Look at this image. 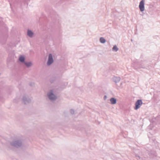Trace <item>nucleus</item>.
<instances>
[{"instance_id": "f257e3e1", "label": "nucleus", "mask_w": 160, "mask_h": 160, "mask_svg": "<svg viewBox=\"0 0 160 160\" xmlns=\"http://www.w3.org/2000/svg\"><path fill=\"white\" fill-rule=\"evenodd\" d=\"M10 145L16 148H20L22 145V142L21 140H13L10 142Z\"/></svg>"}, {"instance_id": "f03ea898", "label": "nucleus", "mask_w": 160, "mask_h": 160, "mask_svg": "<svg viewBox=\"0 0 160 160\" xmlns=\"http://www.w3.org/2000/svg\"><path fill=\"white\" fill-rule=\"evenodd\" d=\"M47 96L51 101H55L57 99V97L53 93V90H51L49 92L47 93Z\"/></svg>"}, {"instance_id": "7ed1b4c3", "label": "nucleus", "mask_w": 160, "mask_h": 160, "mask_svg": "<svg viewBox=\"0 0 160 160\" xmlns=\"http://www.w3.org/2000/svg\"><path fill=\"white\" fill-rule=\"evenodd\" d=\"M136 152H138V153L135 154V157L138 160L142 159V160H145L146 158V157L144 156V157H142V153L139 150H136Z\"/></svg>"}, {"instance_id": "20e7f679", "label": "nucleus", "mask_w": 160, "mask_h": 160, "mask_svg": "<svg viewBox=\"0 0 160 160\" xmlns=\"http://www.w3.org/2000/svg\"><path fill=\"white\" fill-rule=\"evenodd\" d=\"M142 104V100L141 99L138 100L135 104L134 109L137 110L139 109Z\"/></svg>"}, {"instance_id": "39448f33", "label": "nucleus", "mask_w": 160, "mask_h": 160, "mask_svg": "<svg viewBox=\"0 0 160 160\" xmlns=\"http://www.w3.org/2000/svg\"><path fill=\"white\" fill-rule=\"evenodd\" d=\"M53 62L54 60L52 54L51 53L49 54L47 62V65L48 66L50 65L53 63Z\"/></svg>"}, {"instance_id": "423d86ee", "label": "nucleus", "mask_w": 160, "mask_h": 160, "mask_svg": "<svg viewBox=\"0 0 160 160\" xmlns=\"http://www.w3.org/2000/svg\"><path fill=\"white\" fill-rule=\"evenodd\" d=\"M22 101L25 104L29 103L31 102V99L28 97L23 96L22 98Z\"/></svg>"}, {"instance_id": "0eeeda50", "label": "nucleus", "mask_w": 160, "mask_h": 160, "mask_svg": "<svg viewBox=\"0 0 160 160\" xmlns=\"http://www.w3.org/2000/svg\"><path fill=\"white\" fill-rule=\"evenodd\" d=\"M144 0H142L140 2L139 5V8L140 11L141 12H142L144 10Z\"/></svg>"}, {"instance_id": "6e6552de", "label": "nucleus", "mask_w": 160, "mask_h": 160, "mask_svg": "<svg viewBox=\"0 0 160 160\" xmlns=\"http://www.w3.org/2000/svg\"><path fill=\"white\" fill-rule=\"evenodd\" d=\"M120 79L121 78L119 77H114L112 78V81L116 83L118 82Z\"/></svg>"}, {"instance_id": "1a4fd4ad", "label": "nucleus", "mask_w": 160, "mask_h": 160, "mask_svg": "<svg viewBox=\"0 0 160 160\" xmlns=\"http://www.w3.org/2000/svg\"><path fill=\"white\" fill-rule=\"evenodd\" d=\"M111 103L112 104H115L117 102V100L114 98H112L110 100Z\"/></svg>"}, {"instance_id": "9d476101", "label": "nucleus", "mask_w": 160, "mask_h": 160, "mask_svg": "<svg viewBox=\"0 0 160 160\" xmlns=\"http://www.w3.org/2000/svg\"><path fill=\"white\" fill-rule=\"evenodd\" d=\"M19 60L21 62L24 63L25 62V58L23 56H20L19 58Z\"/></svg>"}, {"instance_id": "9b49d317", "label": "nucleus", "mask_w": 160, "mask_h": 160, "mask_svg": "<svg viewBox=\"0 0 160 160\" xmlns=\"http://www.w3.org/2000/svg\"><path fill=\"white\" fill-rule=\"evenodd\" d=\"M24 63L26 66L28 68L30 67L32 65V63L31 62H25Z\"/></svg>"}, {"instance_id": "f8f14e48", "label": "nucleus", "mask_w": 160, "mask_h": 160, "mask_svg": "<svg viewBox=\"0 0 160 160\" xmlns=\"http://www.w3.org/2000/svg\"><path fill=\"white\" fill-rule=\"evenodd\" d=\"M15 41H12V42L9 44L8 45V47H15L16 46V44L14 43Z\"/></svg>"}, {"instance_id": "ddd939ff", "label": "nucleus", "mask_w": 160, "mask_h": 160, "mask_svg": "<svg viewBox=\"0 0 160 160\" xmlns=\"http://www.w3.org/2000/svg\"><path fill=\"white\" fill-rule=\"evenodd\" d=\"M112 50L113 51L117 52L118 50V48L117 47V46L115 45H114L113 47L112 48Z\"/></svg>"}, {"instance_id": "4468645a", "label": "nucleus", "mask_w": 160, "mask_h": 160, "mask_svg": "<svg viewBox=\"0 0 160 160\" xmlns=\"http://www.w3.org/2000/svg\"><path fill=\"white\" fill-rule=\"evenodd\" d=\"M145 62H143L139 66V68H146V66L145 65Z\"/></svg>"}, {"instance_id": "2eb2a0df", "label": "nucleus", "mask_w": 160, "mask_h": 160, "mask_svg": "<svg viewBox=\"0 0 160 160\" xmlns=\"http://www.w3.org/2000/svg\"><path fill=\"white\" fill-rule=\"evenodd\" d=\"M33 33L30 30H28V35L30 37H32L33 35Z\"/></svg>"}, {"instance_id": "dca6fc26", "label": "nucleus", "mask_w": 160, "mask_h": 160, "mask_svg": "<svg viewBox=\"0 0 160 160\" xmlns=\"http://www.w3.org/2000/svg\"><path fill=\"white\" fill-rule=\"evenodd\" d=\"M55 78H51L50 79V82H51V83H52L54 82V81L55 80Z\"/></svg>"}, {"instance_id": "f3484780", "label": "nucleus", "mask_w": 160, "mask_h": 160, "mask_svg": "<svg viewBox=\"0 0 160 160\" xmlns=\"http://www.w3.org/2000/svg\"><path fill=\"white\" fill-rule=\"evenodd\" d=\"M70 113L72 114H73L74 113V111L73 109H71L70 110Z\"/></svg>"}, {"instance_id": "a211bd4d", "label": "nucleus", "mask_w": 160, "mask_h": 160, "mask_svg": "<svg viewBox=\"0 0 160 160\" xmlns=\"http://www.w3.org/2000/svg\"><path fill=\"white\" fill-rule=\"evenodd\" d=\"M106 41H100V42L102 43H104Z\"/></svg>"}, {"instance_id": "6ab92c4d", "label": "nucleus", "mask_w": 160, "mask_h": 160, "mask_svg": "<svg viewBox=\"0 0 160 160\" xmlns=\"http://www.w3.org/2000/svg\"><path fill=\"white\" fill-rule=\"evenodd\" d=\"M34 84V83H31L30 84V85L32 86H33V85Z\"/></svg>"}, {"instance_id": "aec40b11", "label": "nucleus", "mask_w": 160, "mask_h": 160, "mask_svg": "<svg viewBox=\"0 0 160 160\" xmlns=\"http://www.w3.org/2000/svg\"><path fill=\"white\" fill-rule=\"evenodd\" d=\"M107 98V96L106 95H105L104 97V100H105Z\"/></svg>"}, {"instance_id": "412c9836", "label": "nucleus", "mask_w": 160, "mask_h": 160, "mask_svg": "<svg viewBox=\"0 0 160 160\" xmlns=\"http://www.w3.org/2000/svg\"><path fill=\"white\" fill-rule=\"evenodd\" d=\"M100 40H104V38H100Z\"/></svg>"}, {"instance_id": "4be33fe9", "label": "nucleus", "mask_w": 160, "mask_h": 160, "mask_svg": "<svg viewBox=\"0 0 160 160\" xmlns=\"http://www.w3.org/2000/svg\"><path fill=\"white\" fill-rule=\"evenodd\" d=\"M62 89H59V90H62Z\"/></svg>"}]
</instances>
